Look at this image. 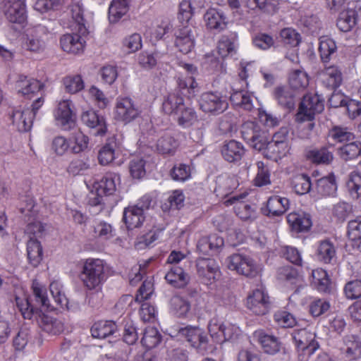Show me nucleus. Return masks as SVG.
Returning <instances> with one entry per match:
<instances>
[{
    "label": "nucleus",
    "mask_w": 361,
    "mask_h": 361,
    "mask_svg": "<svg viewBox=\"0 0 361 361\" xmlns=\"http://www.w3.org/2000/svg\"><path fill=\"white\" fill-rule=\"evenodd\" d=\"M106 262L99 258H87L82 262L79 277L88 290H94L106 281Z\"/></svg>",
    "instance_id": "1"
},
{
    "label": "nucleus",
    "mask_w": 361,
    "mask_h": 361,
    "mask_svg": "<svg viewBox=\"0 0 361 361\" xmlns=\"http://www.w3.org/2000/svg\"><path fill=\"white\" fill-rule=\"evenodd\" d=\"M75 32L63 35L60 38L61 49L68 54L79 55L84 52L86 37L90 32L86 24H75Z\"/></svg>",
    "instance_id": "2"
},
{
    "label": "nucleus",
    "mask_w": 361,
    "mask_h": 361,
    "mask_svg": "<svg viewBox=\"0 0 361 361\" xmlns=\"http://www.w3.org/2000/svg\"><path fill=\"white\" fill-rule=\"evenodd\" d=\"M198 102L203 112L218 116L228 109V95L219 91H207L201 94Z\"/></svg>",
    "instance_id": "3"
},
{
    "label": "nucleus",
    "mask_w": 361,
    "mask_h": 361,
    "mask_svg": "<svg viewBox=\"0 0 361 361\" xmlns=\"http://www.w3.org/2000/svg\"><path fill=\"white\" fill-rule=\"evenodd\" d=\"M141 113L140 106L131 97H117L113 111L114 118L117 122L129 124L139 118Z\"/></svg>",
    "instance_id": "4"
},
{
    "label": "nucleus",
    "mask_w": 361,
    "mask_h": 361,
    "mask_svg": "<svg viewBox=\"0 0 361 361\" xmlns=\"http://www.w3.org/2000/svg\"><path fill=\"white\" fill-rule=\"evenodd\" d=\"M228 269L247 278L254 279L260 275L261 268L250 256L234 253L226 259Z\"/></svg>",
    "instance_id": "5"
},
{
    "label": "nucleus",
    "mask_w": 361,
    "mask_h": 361,
    "mask_svg": "<svg viewBox=\"0 0 361 361\" xmlns=\"http://www.w3.org/2000/svg\"><path fill=\"white\" fill-rule=\"evenodd\" d=\"M228 269L247 278L254 279L260 275L261 268L250 256L234 253L226 259Z\"/></svg>",
    "instance_id": "6"
},
{
    "label": "nucleus",
    "mask_w": 361,
    "mask_h": 361,
    "mask_svg": "<svg viewBox=\"0 0 361 361\" xmlns=\"http://www.w3.org/2000/svg\"><path fill=\"white\" fill-rule=\"evenodd\" d=\"M324 108V101L317 94H306L300 103L298 111L295 115V119L311 121L314 115L321 113Z\"/></svg>",
    "instance_id": "7"
},
{
    "label": "nucleus",
    "mask_w": 361,
    "mask_h": 361,
    "mask_svg": "<svg viewBox=\"0 0 361 361\" xmlns=\"http://www.w3.org/2000/svg\"><path fill=\"white\" fill-rule=\"evenodd\" d=\"M249 192L244 191L239 195H234L225 200L226 206L235 204L234 212L235 214L243 221H252L257 217V212L255 205H251L243 202Z\"/></svg>",
    "instance_id": "8"
},
{
    "label": "nucleus",
    "mask_w": 361,
    "mask_h": 361,
    "mask_svg": "<svg viewBox=\"0 0 361 361\" xmlns=\"http://www.w3.org/2000/svg\"><path fill=\"white\" fill-rule=\"evenodd\" d=\"M197 274L202 283L209 285L214 283L221 274L219 266L212 258L199 257L196 259Z\"/></svg>",
    "instance_id": "9"
},
{
    "label": "nucleus",
    "mask_w": 361,
    "mask_h": 361,
    "mask_svg": "<svg viewBox=\"0 0 361 361\" xmlns=\"http://www.w3.org/2000/svg\"><path fill=\"white\" fill-rule=\"evenodd\" d=\"M26 207L20 208V213L27 216V221H30L26 226L25 232L30 238L42 237L44 231V225L39 221L36 220L37 215L35 209V202L32 197H27Z\"/></svg>",
    "instance_id": "10"
},
{
    "label": "nucleus",
    "mask_w": 361,
    "mask_h": 361,
    "mask_svg": "<svg viewBox=\"0 0 361 361\" xmlns=\"http://www.w3.org/2000/svg\"><path fill=\"white\" fill-rule=\"evenodd\" d=\"M246 307L256 315H264L271 307L270 298L263 289L257 288L248 294Z\"/></svg>",
    "instance_id": "11"
},
{
    "label": "nucleus",
    "mask_w": 361,
    "mask_h": 361,
    "mask_svg": "<svg viewBox=\"0 0 361 361\" xmlns=\"http://www.w3.org/2000/svg\"><path fill=\"white\" fill-rule=\"evenodd\" d=\"M81 121L90 129L94 136H104L107 132L106 118L102 114L94 110H88L81 115Z\"/></svg>",
    "instance_id": "12"
},
{
    "label": "nucleus",
    "mask_w": 361,
    "mask_h": 361,
    "mask_svg": "<svg viewBox=\"0 0 361 361\" xmlns=\"http://www.w3.org/2000/svg\"><path fill=\"white\" fill-rule=\"evenodd\" d=\"M16 87L18 93L25 98L31 99L37 95L44 88V85L40 80L29 78L24 75H19L16 82Z\"/></svg>",
    "instance_id": "13"
},
{
    "label": "nucleus",
    "mask_w": 361,
    "mask_h": 361,
    "mask_svg": "<svg viewBox=\"0 0 361 361\" xmlns=\"http://www.w3.org/2000/svg\"><path fill=\"white\" fill-rule=\"evenodd\" d=\"M296 330L295 329V331ZM314 335L305 329L295 332V344L298 350H302V359L313 354L319 348V344L314 340Z\"/></svg>",
    "instance_id": "14"
},
{
    "label": "nucleus",
    "mask_w": 361,
    "mask_h": 361,
    "mask_svg": "<svg viewBox=\"0 0 361 361\" xmlns=\"http://www.w3.org/2000/svg\"><path fill=\"white\" fill-rule=\"evenodd\" d=\"M310 276L308 264L303 261L302 253L295 248V293L307 289L305 279Z\"/></svg>",
    "instance_id": "15"
},
{
    "label": "nucleus",
    "mask_w": 361,
    "mask_h": 361,
    "mask_svg": "<svg viewBox=\"0 0 361 361\" xmlns=\"http://www.w3.org/2000/svg\"><path fill=\"white\" fill-rule=\"evenodd\" d=\"M180 332L199 353L203 354L207 350L208 338L201 329L186 326L181 329Z\"/></svg>",
    "instance_id": "16"
},
{
    "label": "nucleus",
    "mask_w": 361,
    "mask_h": 361,
    "mask_svg": "<svg viewBox=\"0 0 361 361\" xmlns=\"http://www.w3.org/2000/svg\"><path fill=\"white\" fill-rule=\"evenodd\" d=\"M4 12L8 23H25L27 20L26 6L23 0H6Z\"/></svg>",
    "instance_id": "17"
},
{
    "label": "nucleus",
    "mask_w": 361,
    "mask_h": 361,
    "mask_svg": "<svg viewBox=\"0 0 361 361\" xmlns=\"http://www.w3.org/2000/svg\"><path fill=\"white\" fill-rule=\"evenodd\" d=\"M221 154L227 162L240 164L245 154V149L240 142L230 140L224 142L221 149Z\"/></svg>",
    "instance_id": "18"
},
{
    "label": "nucleus",
    "mask_w": 361,
    "mask_h": 361,
    "mask_svg": "<svg viewBox=\"0 0 361 361\" xmlns=\"http://www.w3.org/2000/svg\"><path fill=\"white\" fill-rule=\"evenodd\" d=\"M224 245V240L217 234H210L200 238L197 244V250L204 255L219 253Z\"/></svg>",
    "instance_id": "19"
},
{
    "label": "nucleus",
    "mask_w": 361,
    "mask_h": 361,
    "mask_svg": "<svg viewBox=\"0 0 361 361\" xmlns=\"http://www.w3.org/2000/svg\"><path fill=\"white\" fill-rule=\"evenodd\" d=\"M29 108H17L8 113L9 120L19 132H27L32 128L34 119Z\"/></svg>",
    "instance_id": "20"
},
{
    "label": "nucleus",
    "mask_w": 361,
    "mask_h": 361,
    "mask_svg": "<svg viewBox=\"0 0 361 361\" xmlns=\"http://www.w3.org/2000/svg\"><path fill=\"white\" fill-rule=\"evenodd\" d=\"M121 181L120 175L114 172H106L102 178L94 183L97 195L110 196L115 193L116 185Z\"/></svg>",
    "instance_id": "21"
},
{
    "label": "nucleus",
    "mask_w": 361,
    "mask_h": 361,
    "mask_svg": "<svg viewBox=\"0 0 361 361\" xmlns=\"http://www.w3.org/2000/svg\"><path fill=\"white\" fill-rule=\"evenodd\" d=\"M44 26L38 24L34 26L23 37L22 47L27 51L39 53L44 49V42L38 36V32L44 30Z\"/></svg>",
    "instance_id": "22"
},
{
    "label": "nucleus",
    "mask_w": 361,
    "mask_h": 361,
    "mask_svg": "<svg viewBox=\"0 0 361 361\" xmlns=\"http://www.w3.org/2000/svg\"><path fill=\"white\" fill-rule=\"evenodd\" d=\"M71 104L70 100H62L54 111V116L57 123L65 130L71 128L75 123Z\"/></svg>",
    "instance_id": "23"
},
{
    "label": "nucleus",
    "mask_w": 361,
    "mask_h": 361,
    "mask_svg": "<svg viewBox=\"0 0 361 361\" xmlns=\"http://www.w3.org/2000/svg\"><path fill=\"white\" fill-rule=\"evenodd\" d=\"M289 200L278 195L270 197L262 212L267 216H279L284 214L288 208Z\"/></svg>",
    "instance_id": "24"
},
{
    "label": "nucleus",
    "mask_w": 361,
    "mask_h": 361,
    "mask_svg": "<svg viewBox=\"0 0 361 361\" xmlns=\"http://www.w3.org/2000/svg\"><path fill=\"white\" fill-rule=\"evenodd\" d=\"M330 104L335 108L345 106L349 116L355 118L361 114V102L355 99H349L343 94L335 93L329 99Z\"/></svg>",
    "instance_id": "25"
},
{
    "label": "nucleus",
    "mask_w": 361,
    "mask_h": 361,
    "mask_svg": "<svg viewBox=\"0 0 361 361\" xmlns=\"http://www.w3.org/2000/svg\"><path fill=\"white\" fill-rule=\"evenodd\" d=\"M238 186L239 182L236 177L221 176L216 180L214 192L220 198H226L231 195Z\"/></svg>",
    "instance_id": "26"
},
{
    "label": "nucleus",
    "mask_w": 361,
    "mask_h": 361,
    "mask_svg": "<svg viewBox=\"0 0 361 361\" xmlns=\"http://www.w3.org/2000/svg\"><path fill=\"white\" fill-rule=\"evenodd\" d=\"M178 125L183 128L193 126L197 121V114L192 104L186 102L180 109L175 114Z\"/></svg>",
    "instance_id": "27"
},
{
    "label": "nucleus",
    "mask_w": 361,
    "mask_h": 361,
    "mask_svg": "<svg viewBox=\"0 0 361 361\" xmlns=\"http://www.w3.org/2000/svg\"><path fill=\"white\" fill-rule=\"evenodd\" d=\"M145 216L142 209L137 206H131L125 208L123 215V221L125 223L128 230H133L140 227Z\"/></svg>",
    "instance_id": "28"
},
{
    "label": "nucleus",
    "mask_w": 361,
    "mask_h": 361,
    "mask_svg": "<svg viewBox=\"0 0 361 361\" xmlns=\"http://www.w3.org/2000/svg\"><path fill=\"white\" fill-rule=\"evenodd\" d=\"M185 102V99L174 91L164 97L161 109L165 114L174 116Z\"/></svg>",
    "instance_id": "29"
},
{
    "label": "nucleus",
    "mask_w": 361,
    "mask_h": 361,
    "mask_svg": "<svg viewBox=\"0 0 361 361\" xmlns=\"http://www.w3.org/2000/svg\"><path fill=\"white\" fill-rule=\"evenodd\" d=\"M274 98L284 109L290 112L293 109V88L291 86L281 85L274 89Z\"/></svg>",
    "instance_id": "30"
},
{
    "label": "nucleus",
    "mask_w": 361,
    "mask_h": 361,
    "mask_svg": "<svg viewBox=\"0 0 361 361\" xmlns=\"http://www.w3.org/2000/svg\"><path fill=\"white\" fill-rule=\"evenodd\" d=\"M312 286L319 293H329L331 288V281L328 273L323 269L319 268L311 272Z\"/></svg>",
    "instance_id": "31"
},
{
    "label": "nucleus",
    "mask_w": 361,
    "mask_h": 361,
    "mask_svg": "<svg viewBox=\"0 0 361 361\" xmlns=\"http://www.w3.org/2000/svg\"><path fill=\"white\" fill-rule=\"evenodd\" d=\"M177 88L180 94H184L188 99L194 98L199 91L198 84L193 76L180 77L177 80Z\"/></svg>",
    "instance_id": "32"
},
{
    "label": "nucleus",
    "mask_w": 361,
    "mask_h": 361,
    "mask_svg": "<svg viewBox=\"0 0 361 361\" xmlns=\"http://www.w3.org/2000/svg\"><path fill=\"white\" fill-rule=\"evenodd\" d=\"M345 347L343 353L349 360H354L361 356V342L355 335H347L343 338Z\"/></svg>",
    "instance_id": "33"
},
{
    "label": "nucleus",
    "mask_w": 361,
    "mask_h": 361,
    "mask_svg": "<svg viewBox=\"0 0 361 361\" xmlns=\"http://www.w3.org/2000/svg\"><path fill=\"white\" fill-rule=\"evenodd\" d=\"M116 329L117 326L114 322L101 320L95 322L90 331L94 338L102 339L112 335Z\"/></svg>",
    "instance_id": "34"
},
{
    "label": "nucleus",
    "mask_w": 361,
    "mask_h": 361,
    "mask_svg": "<svg viewBox=\"0 0 361 361\" xmlns=\"http://www.w3.org/2000/svg\"><path fill=\"white\" fill-rule=\"evenodd\" d=\"M343 81L341 69L336 66H331L325 68L323 73V83L329 89L338 87Z\"/></svg>",
    "instance_id": "35"
},
{
    "label": "nucleus",
    "mask_w": 361,
    "mask_h": 361,
    "mask_svg": "<svg viewBox=\"0 0 361 361\" xmlns=\"http://www.w3.org/2000/svg\"><path fill=\"white\" fill-rule=\"evenodd\" d=\"M27 253L29 263L37 267L41 262L43 256L42 247L36 238H30L27 243Z\"/></svg>",
    "instance_id": "36"
},
{
    "label": "nucleus",
    "mask_w": 361,
    "mask_h": 361,
    "mask_svg": "<svg viewBox=\"0 0 361 361\" xmlns=\"http://www.w3.org/2000/svg\"><path fill=\"white\" fill-rule=\"evenodd\" d=\"M166 281L175 288H183L188 283L186 274L183 268L173 266L165 275Z\"/></svg>",
    "instance_id": "37"
},
{
    "label": "nucleus",
    "mask_w": 361,
    "mask_h": 361,
    "mask_svg": "<svg viewBox=\"0 0 361 361\" xmlns=\"http://www.w3.org/2000/svg\"><path fill=\"white\" fill-rule=\"evenodd\" d=\"M228 99L234 106H238L246 111H251L253 108L251 95L244 90L234 91Z\"/></svg>",
    "instance_id": "38"
},
{
    "label": "nucleus",
    "mask_w": 361,
    "mask_h": 361,
    "mask_svg": "<svg viewBox=\"0 0 361 361\" xmlns=\"http://www.w3.org/2000/svg\"><path fill=\"white\" fill-rule=\"evenodd\" d=\"M317 192L321 197L334 195L337 190V185L334 176L323 177L317 181Z\"/></svg>",
    "instance_id": "39"
},
{
    "label": "nucleus",
    "mask_w": 361,
    "mask_h": 361,
    "mask_svg": "<svg viewBox=\"0 0 361 361\" xmlns=\"http://www.w3.org/2000/svg\"><path fill=\"white\" fill-rule=\"evenodd\" d=\"M178 146L179 141L168 133L161 136L157 143V149L162 154H173Z\"/></svg>",
    "instance_id": "40"
},
{
    "label": "nucleus",
    "mask_w": 361,
    "mask_h": 361,
    "mask_svg": "<svg viewBox=\"0 0 361 361\" xmlns=\"http://www.w3.org/2000/svg\"><path fill=\"white\" fill-rule=\"evenodd\" d=\"M170 305L171 312L180 318L185 317L191 308V305L188 300L179 295L172 297Z\"/></svg>",
    "instance_id": "41"
},
{
    "label": "nucleus",
    "mask_w": 361,
    "mask_h": 361,
    "mask_svg": "<svg viewBox=\"0 0 361 361\" xmlns=\"http://www.w3.org/2000/svg\"><path fill=\"white\" fill-rule=\"evenodd\" d=\"M128 11L127 0H113L109 7V19L110 23H116Z\"/></svg>",
    "instance_id": "42"
},
{
    "label": "nucleus",
    "mask_w": 361,
    "mask_h": 361,
    "mask_svg": "<svg viewBox=\"0 0 361 361\" xmlns=\"http://www.w3.org/2000/svg\"><path fill=\"white\" fill-rule=\"evenodd\" d=\"M161 341V335L157 328L148 326L146 327L141 339L142 346L149 350L158 345Z\"/></svg>",
    "instance_id": "43"
},
{
    "label": "nucleus",
    "mask_w": 361,
    "mask_h": 361,
    "mask_svg": "<svg viewBox=\"0 0 361 361\" xmlns=\"http://www.w3.org/2000/svg\"><path fill=\"white\" fill-rule=\"evenodd\" d=\"M317 257L321 262L331 263L336 258V249L333 243L329 240L321 242L317 248Z\"/></svg>",
    "instance_id": "44"
},
{
    "label": "nucleus",
    "mask_w": 361,
    "mask_h": 361,
    "mask_svg": "<svg viewBox=\"0 0 361 361\" xmlns=\"http://www.w3.org/2000/svg\"><path fill=\"white\" fill-rule=\"evenodd\" d=\"M257 171L253 178V185L263 187L271 184V173L267 165L263 161H259L256 163Z\"/></svg>",
    "instance_id": "45"
},
{
    "label": "nucleus",
    "mask_w": 361,
    "mask_h": 361,
    "mask_svg": "<svg viewBox=\"0 0 361 361\" xmlns=\"http://www.w3.org/2000/svg\"><path fill=\"white\" fill-rule=\"evenodd\" d=\"M259 342L264 353L270 355H274L280 350L281 343L279 339L265 333H260L259 335Z\"/></svg>",
    "instance_id": "46"
},
{
    "label": "nucleus",
    "mask_w": 361,
    "mask_h": 361,
    "mask_svg": "<svg viewBox=\"0 0 361 361\" xmlns=\"http://www.w3.org/2000/svg\"><path fill=\"white\" fill-rule=\"evenodd\" d=\"M41 327L44 331L51 335H59L64 330V324L61 321L47 315H43Z\"/></svg>",
    "instance_id": "47"
},
{
    "label": "nucleus",
    "mask_w": 361,
    "mask_h": 361,
    "mask_svg": "<svg viewBox=\"0 0 361 361\" xmlns=\"http://www.w3.org/2000/svg\"><path fill=\"white\" fill-rule=\"evenodd\" d=\"M347 190L353 198L361 197V172L353 171L346 182Z\"/></svg>",
    "instance_id": "48"
},
{
    "label": "nucleus",
    "mask_w": 361,
    "mask_h": 361,
    "mask_svg": "<svg viewBox=\"0 0 361 361\" xmlns=\"http://www.w3.org/2000/svg\"><path fill=\"white\" fill-rule=\"evenodd\" d=\"M361 154V143L351 141L338 149V154L345 161L357 158Z\"/></svg>",
    "instance_id": "49"
},
{
    "label": "nucleus",
    "mask_w": 361,
    "mask_h": 361,
    "mask_svg": "<svg viewBox=\"0 0 361 361\" xmlns=\"http://www.w3.org/2000/svg\"><path fill=\"white\" fill-rule=\"evenodd\" d=\"M63 85L66 91L70 94H76L85 87V83L80 75H69L63 78Z\"/></svg>",
    "instance_id": "50"
},
{
    "label": "nucleus",
    "mask_w": 361,
    "mask_h": 361,
    "mask_svg": "<svg viewBox=\"0 0 361 361\" xmlns=\"http://www.w3.org/2000/svg\"><path fill=\"white\" fill-rule=\"evenodd\" d=\"M243 137L244 140H247L250 145L259 151L264 150L268 141L264 133H260L255 130H252V135L248 136V133L243 131Z\"/></svg>",
    "instance_id": "51"
},
{
    "label": "nucleus",
    "mask_w": 361,
    "mask_h": 361,
    "mask_svg": "<svg viewBox=\"0 0 361 361\" xmlns=\"http://www.w3.org/2000/svg\"><path fill=\"white\" fill-rule=\"evenodd\" d=\"M336 42L327 37L323 36L319 39V51L323 62H328L330 56L336 51Z\"/></svg>",
    "instance_id": "52"
},
{
    "label": "nucleus",
    "mask_w": 361,
    "mask_h": 361,
    "mask_svg": "<svg viewBox=\"0 0 361 361\" xmlns=\"http://www.w3.org/2000/svg\"><path fill=\"white\" fill-rule=\"evenodd\" d=\"M307 157L316 164H329L333 161L334 155L327 148L322 147L308 152Z\"/></svg>",
    "instance_id": "53"
},
{
    "label": "nucleus",
    "mask_w": 361,
    "mask_h": 361,
    "mask_svg": "<svg viewBox=\"0 0 361 361\" xmlns=\"http://www.w3.org/2000/svg\"><path fill=\"white\" fill-rule=\"evenodd\" d=\"M238 36L235 33L231 34L230 36L224 35L218 43V52L222 57L228 56L233 52L235 48V42Z\"/></svg>",
    "instance_id": "54"
},
{
    "label": "nucleus",
    "mask_w": 361,
    "mask_h": 361,
    "mask_svg": "<svg viewBox=\"0 0 361 361\" xmlns=\"http://www.w3.org/2000/svg\"><path fill=\"white\" fill-rule=\"evenodd\" d=\"M71 150L73 153L78 154L87 148L89 137L81 131L75 132L69 139Z\"/></svg>",
    "instance_id": "55"
},
{
    "label": "nucleus",
    "mask_w": 361,
    "mask_h": 361,
    "mask_svg": "<svg viewBox=\"0 0 361 361\" xmlns=\"http://www.w3.org/2000/svg\"><path fill=\"white\" fill-rule=\"evenodd\" d=\"M329 137L336 142H349L355 139L354 134L347 128L335 126L329 132Z\"/></svg>",
    "instance_id": "56"
},
{
    "label": "nucleus",
    "mask_w": 361,
    "mask_h": 361,
    "mask_svg": "<svg viewBox=\"0 0 361 361\" xmlns=\"http://www.w3.org/2000/svg\"><path fill=\"white\" fill-rule=\"evenodd\" d=\"M49 290L55 302L62 308L68 309V300L66 298L61 283L58 281H52L49 285Z\"/></svg>",
    "instance_id": "57"
},
{
    "label": "nucleus",
    "mask_w": 361,
    "mask_h": 361,
    "mask_svg": "<svg viewBox=\"0 0 361 361\" xmlns=\"http://www.w3.org/2000/svg\"><path fill=\"white\" fill-rule=\"evenodd\" d=\"M312 226L310 214L301 212H295V231L298 233L308 232Z\"/></svg>",
    "instance_id": "58"
},
{
    "label": "nucleus",
    "mask_w": 361,
    "mask_h": 361,
    "mask_svg": "<svg viewBox=\"0 0 361 361\" xmlns=\"http://www.w3.org/2000/svg\"><path fill=\"white\" fill-rule=\"evenodd\" d=\"M171 178L178 182H185L191 178L190 166L185 164L175 165L170 171Z\"/></svg>",
    "instance_id": "59"
},
{
    "label": "nucleus",
    "mask_w": 361,
    "mask_h": 361,
    "mask_svg": "<svg viewBox=\"0 0 361 361\" xmlns=\"http://www.w3.org/2000/svg\"><path fill=\"white\" fill-rule=\"evenodd\" d=\"M312 188L310 178L306 174L300 173L295 176V192L298 195L308 193Z\"/></svg>",
    "instance_id": "60"
},
{
    "label": "nucleus",
    "mask_w": 361,
    "mask_h": 361,
    "mask_svg": "<svg viewBox=\"0 0 361 361\" xmlns=\"http://www.w3.org/2000/svg\"><path fill=\"white\" fill-rule=\"evenodd\" d=\"M146 161L142 158H133L129 163V171L133 178L140 179L146 174Z\"/></svg>",
    "instance_id": "61"
},
{
    "label": "nucleus",
    "mask_w": 361,
    "mask_h": 361,
    "mask_svg": "<svg viewBox=\"0 0 361 361\" xmlns=\"http://www.w3.org/2000/svg\"><path fill=\"white\" fill-rule=\"evenodd\" d=\"M88 93L90 99L99 109H105L108 104L109 99L104 93L97 87L92 85L88 90Z\"/></svg>",
    "instance_id": "62"
},
{
    "label": "nucleus",
    "mask_w": 361,
    "mask_h": 361,
    "mask_svg": "<svg viewBox=\"0 0 361 361\" xmlns=\"http://www.w3.org/2000/svg\"><path fill=\"white\" fill-rule=\"evenodd\" d=\"M99 75L103 83L112 85L118 78V70L116 66L106 65L99 70Z\"/></svg>",
    "instance_id": "63"
},
{
    "label": "nucleus",
    "mask_w": 361,
    "mask_h": 361,
    "mask_svg": "<svg viewBox=\"0 0 361 361\" xmlns=\"http://www.w3.org/2000/svg\"><path fill=\"white\" fill-rule=\"evenodd\" d=\"M274 320L280 327L290 328L293 326V316L285 310H279L274 313Z\"/></svg>",
    "instance_id": "64"
}]
</instances>
